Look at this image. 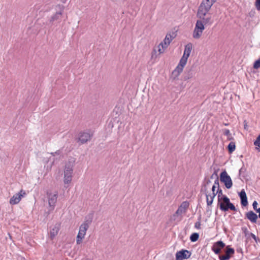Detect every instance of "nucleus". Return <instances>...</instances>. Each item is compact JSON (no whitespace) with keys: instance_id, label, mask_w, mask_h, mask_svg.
Here are the masks:
<instances>
[{"instance_id":"nucleus-18","label":"nucleus","mask_w":260,"mask_h":260,"mask_svg":"<svg viewBox=\"0 0 260 260\" xmlns=\"http://www.w3.org/2000/svg\"><path fill=\"white\" fill-rule=\"evenodd\" d=\"M239 196L241 199V204L243 206H246L248 205L247 198L246 193L244 189H242L239 193Z\"/></svg>"},{"instance_id":"nucleus-34","label":"nucleus","mask_w":260,"mask_h":260,"mask_svg":"<svg viewBox=\"0 0 260 260\" xmlns=\"http://www.w3.org/2000/svg\"><path fill=\"white\" fill-rule=\"evenodd\" d=\"M200 226H201L200 222L198 221V222H197L195 223L194 226L196 228L199 229H200Z\"/></svg>"},{"instance_id":"nucleus-15","label":"nucleus","mask_w":260,"mask_h":260,"mask_svg":"<svg viewBox=\"0 0 260 260\" xmlns=\"http://www.w3.org/2000/svg\"><path fill=\"white\" fill-rule=\"evenodd\" d=\"M216 187L215 186H212V194H210V193L208 192V191L206 192L205 193L206 197V202L208 206H211L212 204L213 203V201L214 200V198L217 194V192H215V188Z\"/></svg>"},{"instance_id":"nucleus-19","label":"nucleus","mask_w":260,"mask_h":260,"mask_svg":"<svg viewBox=\"0 0 260 260\" xmlns=\"http://www.w3.org/2000/svg\"><path fill=\"white\" fill-rule=\"evenodd\" d=\"M60 224L56 223L50 230V236L51 239H53L58 234Z\"/></svg>"},{"instance_id":"nucleus-22","label":"nucleus","mask_w":260,"mask_h":260,"mask_svg":"<svg viewBox=\"0 0 260 260\" xmlns=\"http://www.w3.org/2000/svg\"><path fill=\"white\" fill-rule=\"evenodd\" d=\"M61 15V12H56L53 16L51 17L50 19L49 20L50 23H53L55 21H58V22H59L60 21Z\"/></svg>"},{"instance_id":"nucleus-23","label":"nucleus","mask_w":260,"mask_h":260,"mask_svg":"<svg viewBox=\"0 0 260 260\" xmlns=\"http://www.w3.org/2000/svg\"><path fill=\"white\" fill-rule=\"evenodd\" d=\"M228 148L230 153L233 152L236 149L235 143L233 142H230L228 146Z\"/></svg>"},{"instance_id":"nucleus-11","label":"nucleus","mask_w":260,"mask_h":260,"mask_svg":"<svg viewBox=\"0 0 260 260\" xmlns=\"http://www.w3.org/2000/svg\"><path fill=\"white\" fill-rule=\"evenodd\" d=\"M25 194V192L21 189L20 192L14 194L10 200L9 203L11 205H15L20 202L22 198Z\"/></svg>"},{"instance_id":"nucleus-12","label":"nucleus","mask_w":260,"mask_h":260,"mask_svg":"<svg viewBox=\"0 0 260 260\" xmlns=\"http://www.w3.org/2000/svg\"><path fill=\"white\" fill-rule=\"evenodd\" d=\"M235 253V250L230 246H227L225 250L224 255H220L219 259L220 260H229L232 255Z\"/></svg>"},{"instance_id":"nucleus-44","label":"nucleus","mask_w":260,"mask_h":260,"mask_svg":"<svg viewBox=\"0 0 260 260\" xmlns=\"http://www.w3.org/2000/svg\"><path fill=\"white\" fill-rule=\"evenodd\" d=\"M209 201H211V198L209 197Z\"/></svg>"},{"instance_id":"nucleus-9","label":"nucleus","mask_w":260,"mask_h":260,"mask_svg":"<svg viewBox=\"0 0 260 260\" xmlns=\"http://www.w3.org/2000/svg\"><path fill=\"white\" fill-rule=\"evenodd\" d=\"M47 197L48 199V204L51 210H53L58 198V192L55 191L53 193L47 192Z\"/></svg>"},{"instance_id":"nucleus-41","label":"nucleus","mask_w":260,"mask_h":260,"mask_svg":"<svg viewBox=\"0 0 260 260\" xmlns=\"http://www.w3.org/2000/svg\"><path fill=\"white\" fill-rule=\"evenodd\" d=\"M258 141H260V135L257 137Z\"/></svg>"},{"instance_id":"nucleus-32","label":"nucleus","mask_w":260,"mask_h":260,"mask_svg":"<svg viewBox=\"0 0 260 260\" xmlns=\"http://www.w3.org/2000/svg\"><path fill=\"white\" fill-rule=\"evenodd\" d=\"M254 145L256 146L260 147V141H258L257 138H256V140L254 142Z\"/></svg>"},{"instance_id":"nucleus-25","label":"nucleus","mask_w":260,"mask_h":260,"mask_svg":"<svg viewBox=\"0 0 260 260\" xmlns=\"http://www.w3.org/2000/svg\"><path fill=\"white\" fill-rule=\"evenodd\" d=\"M199 238V235L197 233H194L192 234L190 236V240L191 242L197 241Z\"/></svg>"},{"instance_id":"nucleus-5","label":"nucleus","mask_w":260,"mask_h":260,"mask_svg":"<svg viewBox=\"0 0 260 260\" xmlns=\"http://www.w3.org/2000/svg\"><path fill=\"white\" fill-rule=\"evenodd\" d=\"M93 133L90 131H82L78 134V141L81 144H85L91 139Z\"/></svg>"},{"instance_id":"nucleus-26","label":"nucleus","mask_w":260,"mask_h":260,"mask_svg":"<svg viewBox=\"0 0 260 260\" xmlns=\"http://www.w3.org/2000/svg\"><path fill=\"white\" fill-rule=\"evenodd\" d=\"M213 186H215L217 188H219V178L217 174H215V180Z\"/></svg>"},{"instance_id":"nucleus-39","label":"nucleus","mask_w":260,"mask_h":260,"mask_svg":"<svg viewBox=\"0 0 260 260\" xmlns=\"http://www.w3.org/2000/svg\"><path fill=\"white\" fill-rule=\"evenodd\" d=\"M256 211L258 213V217L260 218V208L257 209Z\"/></svg>"},{"instance_id":"nucleus-10","label":"nucleus","mask_w":260,"mask_h":260,"mask_svg":"<svg viewBox=\"0 0 260 260\" xmlns=\"http://www.w3.org/2000/svg\"><path fill=\"white\" fill-rule=\"evenodd\" d=\"M213 4L214 3L212 0H203L198 11L209 12Z\"/></svg>"},{"instance_id":"nucleus-6","label":"nucleus","mask_w":260,"mask_h":260,"mask_svg":"<svg viewBox=\"0 0 260 260\" xmlns=\"http://www.w3.org/2000/svg\"><path fill=\"white\" fill-rule=\"evenodd\" d=\"M189 206V203L187 201L183 202L179 206L178 209L175 212V213L172 216V219L176 220V217L178 216H181L182 214H184L186 213V210L188 208Z\"/></svg>"},{"instance_id":"nucleus-31","label":"nucleus","mask_w":260,"mask_h":260,"mask_svg":"<svg viewBox=\"0 0 260 260\" xmlns=\"http://www.w3.org/2000/svg\"><path fill=\"white\" fill-rule=\"evenodd\" d=\"M246 171V169L243 166L240 170H239V175L240 176L242 173H244Z\"/></svg>"},{"instance_id":"nucleus-2","label":"nucleus","mask_w":260,"mask_h":260,"mask_svg":"<svg viewBox=\"0 0 260 260\" xmlns=\"http://www.w3.org/2000/svg\"><path fill=\"white\" fill-rule=\"evenodd\" d=\"M93 214L89 215L85 218L84 222L80 226L79 231L77 236L76 242L77 244H80L82 240L84 238L86 231L89 227L92 221Z\"/></svg>"},{"instance_id":"nucleus-33","label":"nucleus","mask_w":260,"mask_h":260,"mask_svg":"<svg viewBox=\"0 0 260 260\" xmlns=\"http://www.w3.org/2000/svg\"><path fill=\"white\" fill-rule=\"evenodd\" d=\"M252 206H253V208L254 210L255 211H256L257 209V203L256 201H254L253 202Z\"/></svg>"},{"instance_id":"nucleus-7","label":"nucleus","mask_w":260,"mask_h":260,"mask_svg":"<svg viewBox=\"0 0 260 260\" xmlns=\"http://www.w3.org/2000/svg\"><path fill=\"white\" fill-rule=\"evenodd\" d=\"M220 180L221 182L224 183L227 189H230L232 187L233 182L231 178L225 171L221 173L220 175Z\"/></svg>"},{"instance_id":"nucleus-27","label":"nucleus","mask_w":260,"mask_h":260,"mask_svg":"<svg viewBox=\"0 0 260 260\" xmlns=\"http://www.w3.org/2000/svg\"><path fill=\"white\" fill-rule=\"evenodd\" d=\"M253 67L255 69L260 68V58L254 62Z\"/></svg>"},{"instance_id":"nucleus-17","label":"nucleus","mask_w":260,"mask_h":260,"mask_svg":"<svg viewBox=\"0 0 260 260\" xmlns=\"http://www.w3.org/2000/svg\"><path fill=\"white\" fill-rule=\"evenodd\" d=\"M225 244L222 241H218L214 243L211 248L212 250L216 254L220 252L221 249L224 247Z\"/></svg>"},{"instance_id":"nucleus-30","label":"nucleus","mask_w":260,"mask_h":260,"mask_svg":"<svg viewBox=\"0 0 260 260\" xmlns=\"http://www.w3.org/2000/svg\"><path fill=\"white\" fill-rule=\"evenodd\" d=\"M61 151L60 150H58L55 152H51L50 154L53 156H54L55 155H60L61 154Z\"/></svg>"},{"instance_id":"nucleus-20","label":"nucleus","mask_w":260,"mask_h":260,"mask_svg":"<svg viewBox=\"0 0 260 260\" xmlns=\"http://www.w3.org/2000/svg\"><path fill=\"white\" fill-rule=\"evenodd\" d=\"M246 217L251 222L255 223L257 220V215L252 211H250L246 213Z\"/></svg>"},{"instance_id":"nucleus-28","label":"nucleus","mask_w":260,"mask_h":260,"mask_svg":"<svg viewBox=\"0 0 260 260\" xmlns=\"http://www.w3.org/2000/svg\"><path fill=\"white\" fill-rule=\"evenodd\" d=\"M216 192H217L218 194V202H220V201H222L221 198H220L221 196H222V191L220 188H217V190Z\"/></svg>"},{"instance_id":"nucleus-16","label":"nucleus","mask_w":260,"mask_h":260,"mask_svg":"<svg viewBox=\"0 0 260 260\" xmlns=\"http://www.w3.org/2000/svg\"><path fill=\"white\" fill-rule=\"evenodd\" d=\"M192 49V44L190 43L187 44L185 46L184 53L181 59L187 62Z\"/></svg>"},{"instance_id":"nucleus-40","label":"nucleus","mask_w":260,"mask_h":260,"mask_svg":"<svg viewBox=\"0 0 260 260\" xmlns=\"http://www.w3.org/2000/svg\"><path fill=\"white\" fill-rule=\"evenodd\" d=\"M152 59L154 58V51H153L152 54Z\"/></svg>"},{"instance_id":"nucleus-38","label":"nucleus","mask_w":260,"mask_h":260,"mask_svg":"<svg viewBox=\"0 0 260 260\" xmlns=\"http://www.w3.org/2000/svg\"><path fill=\"white\" fill-rule=\"evenodd\" d=\"M215 174H217L216 172H214V173L211 176L210 178L211 179H213L214 177L215 178Z\"/></svg>"},{"instance_id":"nucleus-43","label":"nucleus","mask_w":260,"mask_h":260,"mask_svg":"<svg viewBox=\"0 0 260 260\" xmlns=\"http://www.w3.org/2000/svg\"><path fill=\"white\" fill-rule=\"evenodd\" d=\"M212 1L214 3L216 1V0H212Z\"/></svg>"},{"instance_id":"nucleus-8","label":"nucleus","mask_w":260,"mask_h":260,"mask_svg":"<svg viewBox=\"0 0 260 260\" xmlns=\"http://www.w3.org/2000/svg\"><path fill=\"white\" fill-rule=\"evenodd\" d=\"M222 201H224L226 205V206H223V205L221 204L220 206V210L223 211H227L229 209L232 211H237V209L234 204L231 203L229 198L226 196H223L221 197Z\"/></svg>"},{"instance_id":"nucleus-37","label":"nucleus","mask_w":260,"mask_h":260,"mask_svg":"<svg viewBox=\"0 0 260 260\" xmlns=\"http://www.w3.org/2000/svg\"><path fill=\"white\" fill-rule=\"evenodd\" d=\"M192 75L191 74H189L188 76H185L184 77V79L185 80H187V79H189V78H191L192 77Z\"/></svg>"},{"instance_id":"nucleus-24","label":"nucleus","mask_w":260,"mask_h":260,"mask_svg":"<svg viewBox=\"0 0 260 260\" xmlns=\"http://www.w3.org/2000/svg\"><path fill=\"white\" fill-rule=\"evenodd\" d=\"M223 134L227 136V139L228 140H232L234 139L229 129H224Z\"/></svg>"},{"instance_id":"nucleus-35","label":"nucleus","mask_w":260,"mask_h":260,"mask_svg":"<svg viewBox=\"0 0 260 260\" xmlns=\"http://www.w3.org/2000/svg\"><path fill=\"white\" fill-rule=\"evenodd\" d=\"M218 205L219 206V207L220 208V206L221 204L223 205V206H226V204L225 203L224 201H220V202H218Z\"/></svg>"},{"instance_id":"nucleus-21","label":"nucleus","mask_w":260,"mask_h":260,"mask_svg":"<svg viewBox=\"0 0 260 260\" xmlns=\"http://www.w3.org/2000/svg\"><path fill=\"white\" fill-rule=\"evenodd\" d=\"M211 183V181L209 179H205L204 181L203 182L202 187L201 189L202 191L204 192L205 193L208 191V189L209 187V185Z\"/></svg>"},{"instance_id":"nucleus-29","label":"nucleus","mask_w":260,"mask_h":260,"mask_svg":"<svg viewBox=\"0 0 260 260\" xmlns=\"http://www.w3.org/2000/svg\"><path fill=\"white\" fill-rule=\"evenodd\" d=\"M255 6L256 9L260 11V0H256Z\"/></svg>"},{"instance_id":"nucleus-3","label":"nucleus","mask_w":260,"mask_h":260,"mask_svg":"<svg viewBox=\"0 0 260 260\" xmlns=\"http://www.w3.org/2000/svg\"><path fill=\"white\" fill-rule=\"evenodd\" d=\"M73 164L69 162L66 164L64 170V183L65 184H69L72 181L73 172Z\"/></svg>"},{"instance_id":"nucleus-42","label":"nucleus","mask_w":260,"mask_h":260,"mask_svg":"<svg viewBox=\"0 0 260 260\" xmlns=\"http://www.w3.org/2000/svg\"><path fill=\"white\" fill-rule=\"evenodd\" d=\"M259 151H260V147H256V148Z\"/></svg>"},{"instance_id":"nucleus-4","label":"nucleus","mask_w":260,"mask_h":260,"mask_svg":"<svg viewBox=\"0 0 260 260\" xmlns=\"http://www.w3.org/2000/svg\"><path fill=\"white\" fill-rule=\"evenodd\" d=\"M174 37L170 34H168L163 42H161L158 46V52L159 54L164 53L165 50L168 47Z\"/></svg>"},{"instance_id":"nucleus-13","label":"nucleus","mask_w":260,"mask_h":260,"mask_svg":"<svg viewBox=\"0 0 260 260\" xmlns=\"http://www.w3.org/2000/svg\"><path fill=\"white\" fill-rule=\"evenodd\" d=\"M191 252L187 250L182 249L176 253V260H183L189 258L191 256Z\"/></svg>"},{"instance_id":"nucleus-36","label":"nucleus","mask_w":260,"mask_h":260,"mask_svg":"<svg viewBox=\"0 0 260 260\" xmlns=\"http://www.w3.org/2000/svg\"><path fill=\"white\" fill-rule=\"evenodd\" d=\"M250 236L255 240V242H257V238L254 234L251 233Z\"/></svg>"},{"instance_id":"nucleus-14","label":"nucleus","mask_w":260,"mask_h":260,"mask_svg":"<svg viewBox=\"0 0 260 260\" xmlns=\"http://www.w3.org/2000/svg\"><path fill=\"white\" fill-rule=\"evenodd\" d=\"M186 61L180 59L178 64L173 71L172 74L174 75L175 77H178L182 72L183 69L186 65Z\"/></svg>"},{"instance_id":"nucleus-1","label":"nucleus","mask_w":260,"mask_h":260,"mask_svg":"<svg viewBox=\"0 0 260 260\" xmlns=\"http://www.w3.org/2000/svg\"><path fill=\"white\" fill-rule=\"evenodd\" d=\"M197 17L199 19L196 22L192 36L194 39H199L205 29V25H212L214 20L207 12L198 11Z\"/></svg>"}]
</instances>
